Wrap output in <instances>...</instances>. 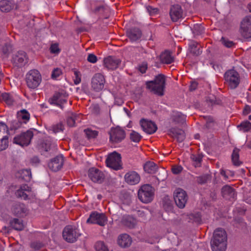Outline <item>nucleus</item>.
Here are the masks:
<instances>
[{
    "label": "nucleus",
    "instance_id": "1",
    "mask_svg": "<svg viewBox=\"0 0 251 251\" xmlns=\"http://www.w3.org/2000/svg\"><path fill=\"white\" fill-rule=\"evenodd\" d=\"M212 251H226L227 247V235L226 231L221 228L216 229L211 241Z\"/></svg>",
    "mask_w": 251,
    "mask_h": 251
},
{
    "label": "nucleus",
    "instance_id": "2",
    "mask_svg": "<svg viewBox=\"0 0 251 251\" xmlns=\"http://www.w3.org/2000/svg\"><path fill=\"white\" fill-rule=\"evenodd\" d=\"M146 87L150 91L158 96H163L165 87V78L164 75H158L154 80L147 82Z\"/></svg>",
    "mask_w": 251,
    "mask_h": 251
},
{
    "label": "nucleus",
    "instance_id": "3",
    "mask_svg": "<svg viewBox=\"0 0 251 251\" xmlns=\"http://www.w3.org/2000/svg\"><path fill=\"white\" fill-rule=\"evenodd\" d=\"M25 81L29 88L36 89L39 86L42 81L41 74L37 70H31L26 74Z\"/></svg>",
    "mask_w": 251,
    "mask_h": 251
},
{
    "label": "nucleus",
    "instance_id": "4",
    "mask_svg": "<svg viewBox=\"0 0 251 251\" xmlns=\"http://www.w3.org/2000/svg\"><path fill=\"white\" fill-rule=\"evenodd\" d=\"M139 199L143 203L151 202L154 196V189L149 184L142 185L138 190Z\"/></svg>",
    "mask_w": 251,
    "mask_h": 251
},
{
    "label": "nucleus",
    "instance_id": "5",
    "mask_svg": "<svg viewBox=\"0 0 251 251\" xmlns=\"http://www.w3.org/2000/svg\"><path fill=\"white\" fill-rule=\"evenodd\" d=\"M225 79L226 83L231 89L236 88L240 81L239 74L233 69L229 70L225 73Z\"/></svg>",
    "mask_w": 251,
    "mask_h": 251
},
{
    "label": "nucleus",
    "instance_id": "6",
    "mask_svg": "<svg viewBox=\"0 0 251 251\" xmlns=\"http://www.w3.org/2000/svg\"><path fill=\"white\" fill-rule=\"evenodd\" d=\"M79 236L78 229L72 226H66L63 231V238L68 242H75Z\"/></svg>",
    "mask_w": 251,
    "mask_h": 251
},
{
    "label": "nucleus",
    "instance_id": "7",
    "mask_svg": "<svg viewBox=\"0 0 251 251\" xmlns=\"http://www.w3.org/2000/svg\"><path fill=\"white\" fill-rule=\"evenodd\" d=\"M33 136V132L27 130L15 136L13 139V143L22 147L27 146L30 144Z\"/></svg>",
    "mask_w": 251,
    "mask_h": 251
},
{
    "label": "nucleus",
    "instance_id": "8",
    "mask_svg": "<svg viewBox=\"0 0 251 251\" xmlns=\"http://www.w3.org/2000/svg\"><path fill=\"white\" fill-rule=\"evenodd\" d=\"M174 198L176 205L180 208H183L188 200L186 192L181 188L176 189L174 193Z\"/></svg>",
    "mask_w": 251,
    "mask_h": 251
},
{
    "label": "nucleus",
    "instance_id": "9",
    "mask_svg": "<svg viewBox=\"0 0 251 251\" xmlns=\"http://www.w3.org/2000/svg\"><path fill=\"white\" fill-rule=\"evenodd\" d=\"M107 222V218L103 213L96 211L92 212L86 221L87 223L98 224L100 226H104Z\"/></svg>",
    "mask_w": 251,
    "mask_h": 251
},
{
    "label": "nucleus",
    "instance_id": "10",
    "mask_svg": "<svg viewBox=\"0 0 251 251\" xmlns=\"http://www.w3.org/2000/svg\"><path fill=\"white\" fill-rule=\"evenodd\" d=\"M121 162V155L116 152L110 154L106 160L107 166L115 170H120L122 168Z\"/></svg>",
    "mask_w": 251,
    "mask_h": 251
},
{
    "label": "nucleus",
    "instance_id": "11",
    "mask_svg": "<svg viewBox=\"0 0 251 251\" xmlns=\"http://www.w3.org/2000/svg\"><path fill=\"white\" fill-rule=\"evenodd\" d=\"M105 82L104 75L100 73H96L92 78V88L96 92H100L103 89Z\"/></svg>",
    "mask_w": 251,
    "mask_h": 251
},
{
    "label": "nucleus",
    "instance_id": "12",
    "mask_svg": "<svg viewBox=\"0 0 251 251\" xmlns=\"http://www.w3.org/2000/svg\"><path fill=\"white\" fill-rule=\"evenodd\" d=\"M110 141L113 143H118L123 140L126 136L125 131L120 127L111 128L109 132Z\"/></svg>",
    "mask_w": 251,
    "mask_h": 251
},
{
    "label": "nucleus",
    "instance_id": "13",
    "mask_svg": "<svg viewBox=\"0 0 251 251\" xmlns=\"http://www.w3.org/2000/svg\"><path fill=\"white\" fill-rule=\"evenodd\" d=\"M8 133L7 126L0 124V151L6 149L8 146Z\"/></svg>",
    "mask_w": 251,
    "mask_h": 251
},
{
    "label": "nucleus",
    "instance_id": "14",
    "mask_svg": "<svg viewBox=\"0 0 251 251\" xmlns=\"http://www.w3.org/2000/svg\"><path fill=\"white\" fill-rule=\"evenodd\" d=\"M240 32L245 38H251V17H246L241 23Z\"/></svg>",
    "mask_w": 251,
    "mask_h": 251
},
{
    "label": "nucleus",
    "instance_id": "15",
    "mask_svg": "<svg viewBox=\"0 0 251 251\" xmlns=\"http://www.w3.org/2000/svg\"><path fill=\"white\" fill-rule=\"evenodd\" d=\"M88 176L94 182L101 183L104 179L103 173L95 168H91L88 171Z\"/></svg>",
    "mask_w": 251,
    "mask_h": 251
},
{
    "label": "nucleus",
    "instance_id": "16",
    "mask_svg": "<svg viewBox=\"0 0 251 251\" xmlns=\"http://www.w3.org/2000/svg\"><path fill=\"white\" fill-rule=\"evenodd\" d=\"M140 124L143 130L149 134L154 133L157 129V126L154 122L145 119L140 120Z\"/></svg>",
    "mask_w": 251,
    "mask_h": 251
},
{
    "label": "nucleus",
    "instance_id": "17",
    "mask_svg": "<svg viewBox=\"0 0 251 251\" xmlns=\"http://www.w3.org/2000/svg\"><path fill=\"white\" fill-rule=\"evenodd\" d=\"M0 97H1L6 104L9 106L16 105L21 100L20 97L15 94L1 93L0 92Z\"/></svg>",
    "mask_w": 251,
    "mask_h": 251
},
{
    "label": "nucleus",
    "instance_id": "18",
    "mask_svg": "<svg viewBox=\"0 0 251 251\" xmlns=\"http://www.w3.org/2000/svg\"><path fill=\"white\" fill-rule=\"evenodd\" d=\"M28 58L25 52L20 51L13 57V62L18 67L25 66L27 63Z\"/></svg>",
    "mask_w": 251,
    "mask_h": 251
},
{
    "label": "nucleus",
    "instance_id": "19",
    "mask_svg": "<svg viewBox=\"0 0 251 251\" xmlns=\"http://www.w3.org/2000/svg\"><path fill=\"white\" fill-rule=\"evenodd\" d=\"M63 161L64 158L63 155H58L49 163L48 166L52 171L57 172L62 168Z\"/></svg>",
    "mask_w": 251,
    "mask_h": 251
},
{
    "label": "nucleus",
    "instance_id": "20",
    "mask_svg": "<svg viewBox=\"0 0 251 251\" xmlns=\"http://www.w3.org/2000/svg\"><path fill=\"white\" fill-rule=\"evenodd\" d=\"M125 181L130 185H135L140 181V175L135 171H131L126 173L124 176Z\"/></svg>",
    "mask_w": 251,
    "mask_h": 251
},
{
    "label": "nucleus",
    "instance_id": "21",
    "mask_svg": "<svg viewBox=\"0 0 251 251\" xmlns=\"http://www.w3.org/2000/svg\"><path fill=\"white\" fill-rule=\"evenodd\" d=\"M121 63L119 59L108 56L103 60L104 67L109 70H113L117 69Z\"/></svg>",
    "mask_w": 251,
    "mask_h": 251
},
{
    "label": "nucleus",
    "instance_id": "22",
    "mask_svg": "<svg viewBox=\"0 0 251 251\" xmlns=\"http://www.w3.org/2000/svg\"><path fill=\"white\" fill-rule=\"evenodd\" d=\"M186 119V115L178 111H173L170 118V122L172 125L183 124Z\"/></svg>",
    "mask_w": 251,
    "mask_h": 251
},
{
    "label": "nucleus",
    "instance_id": "23",
    "mask_svg": "<svg viewBox=\"0 0 251 251\" xmlns=\"http://www.w3.org/2000/svg\"><path fill=\"white\" fill-rule=\"evenodd\" d=\"M50 104L57 106L59 108L63 109L66 108L65 105L67 104L66 100L61 98L58 94H55L53 97L49 100Z\"/></svg>",
    "mask_w": 251,
    "mask_h": 251
},
{
    "label": "nucleus",
    "instance_id": "24",
    "mask_svg": "<svg viewBox=\"0 0 251 251\" xmlns=\"http://www.w3.org/2000/svg\"><path fill=\"white\" fill-rule=\"evenodd\" d=\"M170 15L173 21H177L183 16V11L179 5H173L170 10Z\"/></svg>",
    "mask_w": 251,
    "mask_h": 251
},
{
    "label": "nucleus",
    "instance_id": "25",
    "mask_svg": "<svg viewBox=\"0 0 251 251\" xmlns=\"http://www.w3.org/2000/svg\"><path fill=\"white\" fill-rule=\"evenodd\" d=\"M168 134L180 143L182 142L185 138L184 131L180 129L172 128L169 130Z\"/></svg>",
    "mask_w": 251,
    "mask_h": 251
},
{
    "label": "nucleus",
    "instance_id": "26",
    "mask_svg": "<svg viewBox=\"0 0 251 251\" xmlns=\"http://www.w3.org/2000/svg\"><path fill=\"white\" fill-rule=\"evenodd\" d=\"M132 242L131 237L126 233L120 235L117 241L118 244L122 248H127L129 247Z\"/></svg>",
    "mask_w": 251,
    "mask_h": 251
},
{
    "label": "nucleus",
    "instance_id": "27",
    "mask_svg": "<svg viewBox=\"0 0 251 251\" xmlns=\"http://www.w3.org/2000/svg\"><path fill=\"white\" fill-rule=\"evenodd\" d=\"M12 212L16 216H23L27 211V209L23 203H16L12 208Z\"/></svg>",
    "mask_w": 251,
    "mask_h": 251
},
{
    "label": "nucleus",
    "instance_id": "28",
    "mask_svg": "<svg viewBox=\"0 0 251 251\" xmlns=\"http://www.w3.org/2000/svg\"><path fill=\"white\" fill-rule=\"evenodd\" d=\"M222 196L226 199H234L236 194L234 190L229 186H224L221 190Z\"/></svg>",
    "mask_w": 251,
    "mask_h": 251
},
{
    "label": "nucleus",
    "instance_id": "29",
    "mask_svg": "<svg viewBox=\"0 0 251 251\" xmlns=\"http://www.w3.org/2000/svg\"><path fill=\"white\" fill-rule=\"evenodd\" d=\"M14 7L13 1L7 0H2L0 1V9L2 12H8Z\"/></svg>",
    "mask_w": 251,
    "mask_h": 251
},
{
    "label": "nucleus",
    "instance_id": "30",
    "mask_svg": "<svg viewBox=\"0 0 251 251\" xmlns=\"http://www.w3.org/2000/svg\"><path fill=\"white\" fill-rule=\"evenodd\" d=\"M144 171L148 174H154L158 169L157 166L153 162L149 161L144 165Z\"/></svg>",
    "mask_w": 251,
    "mask_h": 251
},
{
    "label": "nucleus",
    "instance_id": "31",
    "mask_svg": "<svg viewBox=\"0 0 251 251\" xmlns=\"http://www.w3.org/2000/svg\"><path fill=\"white\" fill-rule=\"evenodd\" d=\"M203 117L206 122L205 125L203 127V130L205 132L212 130L215 125L213 118L207 116H203Z\"/></svg>",
    "mask_w": 251,
    "mask_h": 251
},
{
    "label": "nucleus",
    "instance_id": "32",
    "mask_svg": "<svg viewBox=\"0 0 251 251\" xmlns=\"http://www.w3.org/2000/svg\"><path fill=\"white\" fill-rule=\"evenodd\" d=\"M127 35L132 41H135L140 38L141 32L138 28H132L127 31Z\"/></svg>",
    "mask_w": 251,
    "mask_h": 251
},
{
    "label": "nucleus",
    "instance_id": "33",
    "mask_svg": "<svg viewBox=\"0 0 251 251\" xmlns=\"http://www.w3.org/2000/svg\"><path fill=\"white\" fill-rule=\"evenodd\" d=\"M160 61L162 63L171 64L174 61V57L168 51L162 53L160 56Z\"/></svg>",
    "mask_w": 251,
    "mask_h": 251
},
{
    "label": "nucleus",
    "instance_id": "34",
    "mask_svg": "<svg viewBox=\"0 0 251 251\" xmlns=\"http://www.w3.org/2000/svg\"><path fill=\"white\" fill-rule=\"evenodd\" d=\"M122 222L125 226L130 228H134L137 224L136 220L129 216L125 217L123 219Z\"/></svg>",
    "mask_w": 251,
    "mask_h": 251
},
{
    "label": "nucleus",
    "instance_id": "35",
    "mask_svg": "<svg viewBox=\"0 0 251 251\" xmlns=\"http://www.w3.org/2000/svg\"><path fill=\"white\" fill-rule=\"evenodd\" d=\"M10 226L16 230H22L24 226L23 221L19 219L14 218L10 222Z\"/></svg>",
    "mask_w": 251,
    "mask_h": 251
},
{
    "label": "nucleus",
    "instance_id": "36",
    "mask_svg": "<svg viewBox=\"0 0 251 251\" xmlns=\"http://www.w3.org/2000/svg\"><path fill=\"white\" fill-rule=\"evenodd\" d=\"M80 116H81L79 114L72 113L67 119V122L68 126H75L76 122H80Z\"/></svg>",
    "mask_w": 251,
    "mask_h": 251
},
{
    "label": "nucleus",
    "instance_id": "37",
    "mask_svg": "<svg viewBox=\"0 0 251 251\" xmlns=\"http://www.w3.org/2000/svg\"><path fill=\"white\" fill-rule=\"evenodd\" d=\"M19 121L26 124L30 119V114L27 111H18L17 113Z\"/></svg>",
    "mask_w": 251,
    "mask_h": 251
},
{
    "label": "nucleus",
    "instance_id": "38",
    "mask_svg": "<svg viewBox=\"0 0 251 251\" xmlns=\"http://www.w3.org/2000/svg\"><path fill=\"white\" fill-rule=\"evenodd\" d=\"M11 50V46L10 43H4L0 46V54L1 55L7 56Z\"/></svg>",
    "mask_w": 251,
    "mask_h": 251
},
{
    "label": "nucleus",
    "instance_id": "39",
    "mask_svg": "<svg viewBox=\"0 0 251 251\" xmlns=\"http://www.w3.org/2000/svg\"><path fill=\"white\" fill-rule=\"evenodd\" d=\"M202 156L200 154H193L191 155L190 158L193 162V165L195 167H199L201 166Z\"/></svg>",
    "mask_w": 251,
    "mask_h": 251
},
{
    "label": "nucleus",
    "instance_id": "40",
    "mask_svg": "<svg viewBox=\"0 0 251 251\" xmlns=\"http://www.w3.org/2000/svg\"><path fill=\"white\" fill-rule=\"evenodd\" d=\"M237 127L240 130L243 132L251 131V123L248 121L242 122L240 125H238Z\"/></svg>",
    "mask_w": 251,
    "mask_h": 251
},
{
    "label": "nucleus",
    "instance_id": "41",
    "mask_svg": "<svg viewBox=\"0 0 251 251\" xmlns=\"http://www.w3.org/2000/svg\"><path fill=\"white\" fill-rule=\"evenodd\" d=\"M21 178L25 181H29L31 178V173L29 169H24L20 171Z\"/></svg>",
    "mask_w": 251,
    "mask_h": 251
},
{
    "label": "nucleus",
    "instance_id": "42",
    "mask_svg": "<svg viewBox=\"0 0 251 251\" xmlns=\"http://www.w3.org/2000/svg\"><path fill=\"white\" fill-rule=\"evenodd\" d=\"M239 150L237 149H235L232 152V161L233 162V164L235 166H240V164L242 163L241 161H239Z\"/></svg>",
    "mask_w": 251,
    "mask_h": 251
},
{
    "label": "nucleus",
    "instance_id": "43",
    "mask_svg": "<svg viewBox=\"0 0 251 251\" xmlns=\"http://www.w3.org/2000/svg\"><path fill=\"white\" fill-rule=\"evenodd\" d=\"M74 73L73 76V80L75 84L78 85L81 82V74L79 71L77 70L76 69H73V70Z\"/></svg>",
    "mask_w": 251,
    "mask_h": 251
},
{
    "label": "nucleus",
    "instance_id": "44",
    "mask_svg": "<svg viewBox=\"0 0 251 251\" xmlns=\"http://www.w3.org/2000/svg\"><path fill=\"white\" fill-rule=\"evenodd\" d=\"M84 132L88 139L95 138L98 135V131L93 130L90 128H87L84 130Z\"/></svg>",
    "mask_w": 251,
    "mask_h": 251
},
{
    "label": "nucleus",
    "instance_id": "45",
    "mask_svg": "<svg viewBox=\"0 0 251 251\" xmlns=\"http://www.w3.org/2000/svg\"><path fill=\"white\" fill-rule=\"evenodd\" d=\"M142 137V136L139 133L134 130H132L130 133V140L135 143H138Z\"/></svg>",
    "mask_w": 251,
    "mask_h": 251
},
{
    "label": "nucleus",
    "instance_id": "46",
    "mask_svg": "<svg viewBox=\"0 0 251 251\" xmlns=\"http://www.w3.org/2000/svg\"><path fill=\"white\" fill-rule=\"evenodd\" d=\"M96 251H109L107 247L103 242L99 241L95 244Z\"/></svg>",
    "mask_w": 251,
    "mask_h": 251
},
{
    "label": "nucleus",
    "instance_id": "47",
    "mask_svg": "<svg viewBox=\"0 0 251 251\" xmlns=\"http://www.w3.org/2000/svg\"><path fill=\"white\" fill-rule=\"evenodd\" d=\"M221 41L222 44L226 48H233L235 46V44L227 38L222 37Z\"/></svg>",
    "mask_w": 251,
    "mask_h": 251
},
{
    "label": "nucleus",
    "instance_id": "48",
    "mask_svg": "<svg viewBox=\"0 0 251 251\" xmlns=\"http://www.w3.org/2000/svg\"><path fill=\"white\" fill-rule=\"evenodd\" d=\"M51 128L53 132L54 133L62 132L64 130V126L61 123L53 125Z\"/></svg>",
    "mask_w": 251,
    "mask_h": 251
},
{
    "label": "nucleus",
    "instance_id": "49",
    "mask_svg": "<svg viewBox=\"0 0 251 251\" xmlns=\"http://www.w3.org/2000/svg\"><path fill=\"white\" fill-rule=\"evenodd\" d=\"M16 195L19 198H21L24 200H26L28 198L29 194L19 189L16 192Z\"/></svg>",
    "mask_w": 251,
    "mask_h": 251
},
{
    "label": "nucleus",
    "instance_id": "50",
    "mask_svg": "<svg viewBox=\"0 0 251 251\" xmlns=\"http://www.w3.org/2000/svg\"><path fill=\"white\" fill-rule=\"evenodd\" d=\"M204 31V28L202 26L199 25H195L193 28V33L195 34L199 35L202 34Z\"/></svg>",
    "mask_w": 251,
    "mask_h": 251
},
{
    "label": "nucleus",
    "instance_id": "51",
    "mask_svg": "<svg viewBox=\"0 0 251 251\" xmlns=\"http://www.w3.org/2000/svg\"><path fill=\"white\" fill-rule=\"evenodd\" d=\"M62 74L61 69L56 68L54 69L51 74V77L53 79L57 78Z\"/></svg>",
    "mask_w": 251,
    "mask_h": 251
},
{
    "label": "nucleus",
    "instance_id": "52",
    "mask_svg": "<svg viewBox=\"0 0 251 251\" xmlns=\"http://www.w3.org/2000/svg\"><path fill=\"white\" fill-rule=\"evenodd\" d=\"M50 51L52 53H59L60 50L59 48L58 44L56 43L52 44L50 47Z\"/></svg>",
    "mask_w": 251,
    "mask_h": 251
},
{
    "label": "nucleus",
    "instance_id": "53",
    "mask_svg": "<svg viewBox=\"0 0 251 251\" xmlns=\"http://www.w3.org/2000/svg\"><path fill=\"white\" fill-rule=\"evenodd\" d=\"M208 179L207 175H203L197 177V181L199 184H204L206 182Z\"/></svg>",
    "mask_w": 251,
    "mask_h": 251
},
{
    "label": "nucleus",
    "instance_id": "54",
    "mask_svg": "<svg viewBox=\"0 0 251 251\" xmlns=\"http://www.w3.org/2000/svg\"><path fill=\"white\" fill-rule=\"evenodd\" d=\"M87 60L90 63H95L97 62L98 59L97 57L94 54L89 53L88 55Z\"/></svg>",
    "mask_w": 251,
    "mask_h": 251
},
{
    "label": "nucleus",
    "instance_id": "55",
    "mask_svg": "<svg viewBox=\"0 0 251 251\" xmlns=\"http://www.w3.org/2000/svg\"><path fill=\"white\" fill-rule=\"evenodd\" d=\"M182 167L181 166H175L172 169V171L174 174H178L182 170Z\"/></svg>",
    "mask_w": 251,
    "mask_h": 251
},
{
    "label": "nucleus",
    "instance_id": "56",
    "mask_svg": "<svg viewBox=\"0 0 251 251\" xmlns=\"http://www.w3.org/2000/svg\"><path fill=\"white\" fill-rule=\"evenodd\" d=\"M147 69V64L145 62L142 63L139 66V70L142 74L145 73Z\"/></svg>",
    "mask_w": 251,
    "mask_h": 251
},
{
    "label": "nucleus",
    "instance_id": "57",
    "mask_svg": "<svg viewBox=\"0 0 251 251\" xmlns=\"http://www.w3.org/2000/svg\"><path fill=\"white\" fill-rule=\"evenodd\" d=\"M42 148L45 151H49L51 149V144L49 142H46L43 144Z\"/></svg>",
    "mask_w": 251,
    "mask_h": 251
},
{
    "label": "nucleus",
    "instance_id": "58",
    "mask_svg": "<svg viewBox=\"0 0 251 251\" xmlns=\"http://www.w3.org/2000/svg\"><path fill=\"white\" fill-rule=\"evenodd\" d=\"M146 9L150 14H153L157 12V9L156 8H153L150 6H147Z\"/></svg>",
    "mask_w": 251,
    "mask_h": 251
},
{
    "label": "nucleus",
    "instance_id": "59",
    "mask_svg": "<svg viewBox=\"0 0 251 251\" xmlns=\"http://www.w3.org/2000/svg\"><path fill=\"white\" fill-rule=\"evenodd\" d=\"M20 189L26 192L27 194H29L31 190V188L26 184L22 185Z\"/></svg>",
    "mask_w": 251,
    "mask_h": 251
},
{
    "label": "nucleus",
    "instance_id": "60",
    "mask_svg": "<svg viewBox=\"0 0 251 251\" xmlns=\"http://www.w3.org/2000/svg\"><path fill=\"white\" fill-rule=\"evenodd\" d=\"M31 247L35 249L36 250H39L42 246V244L39 243H32L31 244Z\"/></svg>",
    "mask_w": 251,
    "mask_h": 251
},
{
    "label": "nucleus",
    "instance_id": "61",
    "mask_svg": "<svg viewBox=\"0 0 251 251\" xmlns=\"http://www.w3.org/2000/svg\"><path fill=\"white\" fill-rule=\"evenodd\" d=\"M210 65L215 70L218 72L221 71V66L219 64H215L214 63H211Z\"/></svg>",
    "mask_w": 251,
    "mask_h": 251
},
{
    "label": "nucleus",
    "instance_id": "62",
    "mask_svg": "<svg viewBox=\"0 0 251 251\" xmlns=\"http://www.w3.org/2000/svg\"><path fill=\"white\" fill-rule=\"evenodd\" d=\"M123 103V100L120 98L116 97L115 98L114 105H121Z\"/></svg>",
    "mask_w": 251,
    "mask_h": 251
},
{
    "label": "nucleus",
    "instance_id": "63",
    "mask_svg": "<svg viewBox=\"0 0 251 251\" xmlns=\"http://www.w3.org/2000/svg\"><path fill=\"white\" fill-rule=\"evenodd\" d=\"M248 104H247L244 108V110H251V96H249L248 98Z\"/></svg>",
    "mask_w": 251,
    "mask_h": 251
},
{
    "label": "nucleus",
    "instance_id": "64",
    "mask_svg": "<svg viewBox=\"0 0 251 251\" xmlns=\"http://www.w3.org/2000/svg\"><path fill=\"white\" fill-rule=\"evenodd\" d=\"M197 45L198 43L194 41L191 42L189 44L190 48L191 49L192 51L193 52L194 51L193 50L197 48Z\"/></svg>",
    "mask_w": 251,
    "mask_h": 251
}]
</instances>
